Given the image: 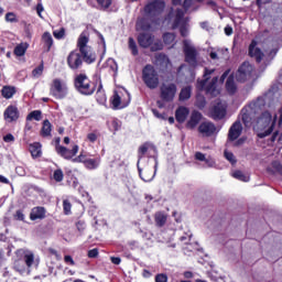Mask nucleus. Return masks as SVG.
Wrapping results in <instances>:
<instances>
[{
    "label": "nucleus",
    "instance_id": "obj_5",
    "mask_svg": "<svg viewBox=\"0 0 282 282\" xmlns=\"http://www.w3.org/2000/svg\"><path fill=\"white\" fill-rule=\"evenodd\" d=\"M164 1L162 0H150L143 8V13L147 19H150V21L155 22L158 25L160 22H158V18L162 12H164Z\"/></svg>",
    "mask_w": 282,
    "mask_h": 282
},
{
    "label": "nucleus",
    "instance_id": "obj_22",
    "mask_svg": "<svg viewBox=\"0 0 282 282\" xmlns=\"http://www.w3.org/2000/svg\"><path fill=\"white\" fill-rule=\"evenodd\" d=\"M241 131H243L241 121H236L229 129L228 140H230V142H235V140L241 135Z\"/></svg>",
    "mask_w": 282,
    "mask_h": 282
},
{
    "label": "nucleus",
    "instance_id": "obj_12",
    "mask_svg": "<svg viewBox=\"0 0 282 282\" xmlns=\"http://www.w3.org/2000/svg\"><path fill=\"white\" fill-rule=\"evenodd\" d=\"M51 94L54 98L63 99L67 96V84L58 78L53 80V85L51 87Z\"/></svg>",
    "mask_w": 282,
    "mask_h": 282
},
{
    "label": "nucleus",
    "instance_id": "obj_23",
    "mask_svg": "<svg viewBox=\"0 0 282 282\" xmlns=\"http://www.w3.org/2000/svg\"><path fill=\"white\" fill-rule=\"evenodd\" d=\"M249 56L254 58L257 63H261V61H263V52L261 48L257 47V42L254 40L251 41V44L249 45Z\"/></svg>",
    "mask_w": 282,
    "mask_h": 282
},
{
    "label": "nucleus",
    "instance_id": "obj_9",
    "mask_svg": "<svg viewBox=\"0 0 282 282\" xmlns=\"http://www.w3.org/2000/svg\"><path fill=\"white\" fill-rule=\"evenodd\" d=\"M183 52L185 54L186 63L195 67V65H197V50L191 40L183 41Z\"/></svg>",
    "mask_w": 282,
    "mask_h": 282
},
{
    "label": "nucleus",
    "instance_id": "obj_41",
    "mask_svg": "<svg viewBox=\"0 0 282 282\" xmlns=\"http://www.w3.org/2000/svg\"><path fill=\"white\" fill-rule=\"evenodd\" d=\"M41 118H42L41 110H34L28 115L26 120H36L39 122L41 121Z\"/></svg>",
    "mask_w": 282,
    "mask_h": 282
},
{
    "label": "nucleus",
    "instance_id": "obj_3",
    "mask_svg": "<svg viewBox=\"0 0 282 282\" xmlns=\"http://www.w3.org/2000/svg\"><path fill=\"white\" fill-rule=\"evenodd\" d=\"M89 43V34L87 32L80 33L77 40V47L79 50L80 56L84 63L87 65H91V63H96V52L91 46L88 45Z\"/></svg>",
    "mask_w": 282,
    "mask_h": 282
},
{
    "label": "nucleus",
    "instance_id": "obj_51",
    "mask_svg": "<svg viewBox=\"0 0 282 282\" xmlns=\"http://www.w3.org/2000/svg\"><path fill=\"white\" fill-rule=\"evenodd\" d=\"M63 208H64L65 215H69V213H72V203H69V200L65 199L63 202Z\"/></svg>",
    "mask_w": 282,
    "mask_h": 282
},
{
    "label": "nucleus",
    "instance_id": "obj_34",
    "mask_svg": "<svg viewBox=\"0 0 282 282\" xmlns=\"http://www.w3.org/2000/svg\"><path fill=\"white\" fill-rule=\"evenodd\" d=\"M166 219H167L166 214L162 212H158L154 216V221L156 226H159V228H162L166 224Z\"/></svg>",
    "mask_w": 282,
    "mask_h": 282
},
{
    "label": "nucleus",
    "instance_id": "obj_35",
    "mask_svg": "<svg viewBox=\"0 0 282 282\" xmlns=\"http://www.w3.org/2000/svg\"><path fill=\"white\" fill-rule=\"evenodd\" d=\"M1 94L3 98H7V100H9V98H12V96L17 94V89L12 86H3Z\"/></svg>",
    "mask_w": 282,
    "mask_h": 282
},
{
    "label": "nucleus",
    "instance_id": "obj_30",
    "mask_svg": "<svg viewBox=\"0 0 282 282\" xmlns=\"http://www.w3.org/2000/svg\"><path fill=\"white\" fill-rule=\"evenodd\" d=\"M193 93V88L191 86L184 87L181 89L178 95V100L184 102L191 98V94Z\"/></svg>",
    "mask_w": 282,
    "mask_h": 282
},
{
    "label": "nucleus",
    "instance_id": "obj_37",
    "mask_svg": "<svg viewBox=\"0 0 282 282\" xmlns=\"http://www.w3.org/2000/svg\"><path fill=\"white\" fill-rule=\"evenodd\" d=\"M28 43L18 44L14 48L15 56H25V52H28Z\"/></svg>",
    "mask_w": 282,
    "mask_h": 282
},
{
    "label": "nucleus",
    "instance_id": "obj_17",
    "mask_svg": "<svg viewBox=\"0 0 282 282\" xmlns=\"http://www.w3.org/2000/svg\"><path fill=\"white\" fill-rule=\"evenodd\" d=\"M154 65L161 69V72H166V69H171V59L164 53H159L154 57Z\"/></svg>",
    "mask_w": 282,
    "mask_h": 282
},
{
    "label": "nucleus",
    "instance_id": "obj_28",
    "mask_svg": "<svg viewBox=\"0 0 282 282\" xmlns=\"http://www.w3.org/2000/svg\"><path fill=\"white\" fill-rule=\"evenodd\" d=\"M137 32H151V23L144 18H141L137 21L135 24Z\"/></svg>",
    "mask_w": 282,
    "mask_h": 282
},
{
    "label": "nucleus",
    "instance_id": "obj_33",
    "mask_svg": "<svg viewBox=\"0 0 282 282\" xmlns=\"http://www.w3.org/2000/svg\"><path fill=\"white\" fill-rule=\"evenodd\" d=\"M29 151H30L32 158H41V153H42L41 152V143L35 142V143L30 144Z\"/></svg>",
    "mask_w": 282,
    "mask_h": 282
},
{
    "label": "nucleus",
    "instance_id": "obj_24",
    "mask_svg": "<svg viewBox=\"0 0 282 282\" xmlns=\"http://www.w3.org/2000/svg\"><path fill=\"white\" fill-rule=\"evenodd\" d=\"M204 118V116L202 115V112L194 110L191 113V117L186 123V128L187 129H195V127H197V124H199V122H202V119Z\"/></svg>",
    "mask_w": 282,
    "mask_h": 282
},
{
    "label": "nucleus",
    "instance_id": "obj_11",
    "mask_svg": "<svg viewBox=\"0 0 282 282\" xmlns=\"http://www.w3.org/2000/svg\"><path fill=\"white\" fill-rule=\"evenodd\" d=\"M173 30L180 28L181 36H188V23L184 21V10L177 9L174 23L172 25Z\"/></svg>",
    "mask_w": 282,
    "mask_h": 282
},
{
    "label": "nucleus",
    "instance_id": "obj_45",
    "mask_svg": "<svg viewBox=\"0 0 282 282\" xmlns=\"http://www.w3.org/2000/svg\"><path fill=\"white\" fill-rule=\"evenodd\" d=\"M129 47L133 56H138V45L135 44V40H133V37H129Z\"/></svg>",
    "mask_w": 282,
    "mask_h": 282
},
{
    "label": "nucleus",
    "instance_id": "obj_2",
    "mask_svg": "<svg viewBox=\"0 0 282 282\" xmlns=\"http://www.w3.org/2000/svg\"><path fill=\"white\" fill-rule=\"evenodd\" d=\"M265 109V97L260 96L257 99L249 102L241 110V120L245 127H252V120L260 113H263Z\"/></svg>",
    "mask_w": 282,
    "mask_h": 282
},
{
    "label": "nucleus",
    "instance_id": "obj_16",
    "mask_svg": "<svg viewBox=\"0 0 282 282\" xmlns=\"http://www.w3.org/2000/svg\"><path fill=\"white\" fill-rule=\"evenodd\" d=\"M198 132L203 138H210V135H215V133H217V127L210 121H204L199 124Z\"/></svg>",
    "mask_w": 282,
    "mask_h": 282
},
{
    "label": "nucleus",
    "instance_id": "obj_42",
    "mask_svg": "<svg viewBox=\"0 0 282 282\" xmlns=\"http://www.w3.org/2000/svg\"><path fill=\"white\" fill-rule=\"evenodd\" d=\"M163 41L165 45H173L175 43V35L173 33L163 34Z\"/></svg>",
    "mask_w": 282,
    "mask_h": 282
},
{
    "label": "nucleus",
    "instance_id": "obj_63",
    "mask_svg": "<svg viewBox=\"0 0 282 282\" xmlns=\"http://www.w3.org/2000/svg\"><path fill=\"white\" fill-rule=\"evenodd\" d=\"M76 228L77 230H79V232H82V230H85V221L83 220L77 221Z\"/></svg>",
    "mask_w": 282,
    "mask_h": 282
},
{
    "label": "nucleus",
    "instance_id": "obj_27",
    "mask_svg": "<svg viewBox=\"0 0 282 282\" xmlns=\"http://www.w3.org/2000/svg\"><path fill=\"white\" fill-rule=\"evenodd\" d=\"M45 213L46 210L44 207H34L30 214L31 221H36V219H45Z\"/></svg>",
    "mask_w": 282,
    "mask_h": 282
},
{
    "label": "nucleus",
    "instance_id": "obj_52",
    "mask_svg": "<svg viewBox=\"0 0 282 282\" xmlns=\"http://www.w3.org/2000/svg\"><path fill=\"white\" fill-rule=\"evenodd\" d=\"M196 106L198 107V109H204V107H206V99L202 96H198L196 100Z\"/></svg>",
    "mask_w": 282,
    "mask_h": 282
},
{
    "label": "nucleus",
    "instance_id": "obj_6",
    "mask_svg": "<svg viewBox=\"0 0 282 282\" xmlns=\"http://www.w3.org/2000/svg\"><path fill=\"white\" fill-rule=\"evenodd\" d=\"M142 78L149 89H158V86L160 85V76L153 65L148 64L144 66L142 69Z\"/></svg>",
    "mask_w": 282,
    "mask_h": 282
},
{
    "label": "nucleus",
    "instance_id": "obj_44",
    "mask_svg": "<svg viewBox=\"0 0 282 282\" xmlns=\"http://www.w3.org/2000/svg\"><path fill=\"white\" fill-rule=\"evenodd\" d=\"M100 10H109L111 8V0H97Z\"/></svg>",
    "mask_w": 282,
    "mask_h": 282
},
{
    "label": "nucleus",
    "instance_id": "obj_46",
    "mask_svg": "<svg viewBox=\"0 0 282 282\" xmlns=\"http://www.w3.org/2000/svg\"><path fill=\"white\" fill-rule=\"evenodd\" d=\"M6 21L8 23H18L19 20L17 19V14H14V12H8L6 14Z\"/></svg>",
    "mask_w": 282,
    "mask_h": 282
},
{
    "label": "nucleus",
    "instance_id": "obj_26",
    "mask_svg": "<svg viewBox=\"0 0 282 282\" xmlns=\"http://www.w3.org/2000/svg\"><path fill=\"white\" fill-rule=\"evenodd\" d=\"M189 113H191V110H188V108L181 106L175 111V118L182 124L186 122V118H188Z\"/></svg>",
    "mask_w": 282,
    "mask_h": 282
},
{
    "label": "nucleus",
    "instance_id": "obj_36",
    "mask_svg": "<svg viewBox=\"0 0 282 282\" xmlns=\"http://www.w3.org/2000/svg\"><path fill=\"white\" fill-rule=\"evenodd\" d=\"M226 89L228 94H235L237 91V86L235 85V77L229 76L226 82Z\"/></svg>",
    "mask_w": 282,
    "mask_h": 282
},
{
    "label": "nucleus",
    "instance_id": "obj_58",
    "mask_svg": "<svg viewBox=\"0 0 282 282\" xmlns=\"http://www.w3.org/2000/svg\"><path fill=\"white\" fill-rule=\"evenodd\" d=\"M64 261L65 263H68V265H76V262L74 261V258H72V256H65Z\"/></svg>",
    "mask_w": 282,
    "mask_h": 282
},
{
    "label": "nucleus",
    "instance_id": "obj_19",
    "mask_svg": "<svg viewBox=\"0 0 282 282\" xmlns=\"http://www.w3.org/2000/svg\"><path fill=\"white\" fill-rule=\"evenodd\" d=\"M154 41H155V36H153V34L151 33L141 32L138 35V43L140 47H143L144 50H147L148 47H151Z\"/></svg>",
    "mask_w": 282,
    "mask_h": 282
},
{
    "label": "nucleus",
    "instance_id": "obj_20",
    "mask_svg": "<svg viewBox=\"0 0 282 282\" xmlns=\"http://www.w3.org/2000/svg\"><path fill=\"white\" fill-rule=\"evenodd\" d=\"M212 118L214 120H221L226 118V104L218 102L216 106L212 109Z\"/></svg>",
    "mask_w": 282,
    "mask_h": 282
},
{
    "label": "nucleus",
    "instance_id": "obj_56",
    "mask_svg": "<svg viewBox=\"0 0 282 282\" xmlns=\"http://www.w3.org/2000/svg\"><path fill=\"white\" fill-rule=\"evenodd\" d=\"M195 159L198 160V162H206V154L202 152H196Z\"/></svg>",
    "mask_w": 282,
    "mask_h": 282
},
{
    "label": "nucleus",
    "instance_id": "obj_61",
    "mask_svg": "<svg viewBox=\"0 0 282 282\" xmlns=\"http://www.w3.org/2000/svg\"><path fill=\"white\" fill-rule=\"evenodd\" d=\"M43 10H45L43 8V4L42 3H37L36 6V12H37V15L40 17V19H43V15L41 14L43 12Z\"/></svg>",
    "mask_w": 282,
    "mask_h": 282
},
{
    "label": "nucleus",
    "instance_id": "obj_62",
    "mask_svg": "<svg viewBox=\"0 0 282 282\" xmlns=\"http://www.w3.org/2000/svg\"><path fill=\"white\" fill-rule=\"evenodd\" d=\"M4 142H14V135L12 133L6 134L3 137Z\"/></svg>",
    "mask_w": 282,
    "mask_h": 282
},
{
    "label": "nucleus",
    "instance_id": "obj_39",
    "mask_svg": "<svg viewBox=\"0 0 282 282\" xmlns=\"http://www.w3.org/2000/svg\"><path fill=\"white\" fill-rule=\"evenodd\" d=\"M231 175L235 180H239L240 182H250V176L243 174L241 171H235Z\"/></svg>",
    "mask_w": 282,
    "mask_h": 282
},
{
    "label": "nucleus",
    "instance_id": "obj_64",
    "mask_svg": "<svg viewBox=\"0 0 282 282\" xmlns=\"http://www.w3.org/2000/svg\"><path fill=\"white\" fill-rule=\"evenodd\" d=\"M111 263H113L115 265H120V263H122V260L118 257H111L110 258Z\"/></svg>",
    "mask_w": 282,
    "mask_h": 282
},
{
    "label": "nucleus",
    "instance_id": "obj_13",
    "mask_svg": "<svg viewBox=\"0 0 282 282\" xmlns=\"http://www.w3.org/2000/svg\"><path fill=\"white\" fill-rule=\"evenodd\" d=\"M67 65L73 72L80 69L83 67V55L78 51L70 52L67 56Z\"/></svg>",
    "mask_w": 282,
    "mask_h": 282
},
{
    "label": "nucleus",
    "instance_id": "obj_48",
    "mask_svg": "<svg viewBox=\"0 0 282 282\" xmlns=\"http://www.w3.org/2000/svg\"><path fill=\"white\" fill-rule=\"evenodd\" d=\"M13 217L17 221H25V214H23V210L21 209H18Z\"/></svg>",
    "mask_w": 282,
    "mask_h": 282
},
{
    "label": "nucleus",
    "instance_id": "obj_57",
    "mask_svg": "<svg viewBox=\"0 0 282 282\" xmlns=\"http://www.w3.org/2000/svg\"><path fill=\"white\" fill-rule=\"evenodd\" d=\"M205 164L208 166V169H213L215 166V160L213 158H206Z\"/></svg>",
    "mask_w": 282,
    "mask_h": 282
},
{
    "label": "nucleus",
    "instance_id": "obj_60",
    "mask_svg": "<svg viewBox=\"0 0 282 282\" xmlns=\"http://www.w3.org/2000/svg\"><path fill=\"white\" fill-rule=\"evenodd\" d=\"M158 50H162V42H155V43L151 46V51H152V52H158Z\"/></svg>",
    "mask_w": 282,
    "mask_h": 282
},
{
    "label": "nucleus",
    "instance_id": "obj_49",
    "mask_svg": "<svg viewBox=\"0 0 282 282\" xmlns=\"http://www.w3.org/2000/svg\"><path fill=\"white\" fill-rule=\"evenodd\" d=\"M272 169H273L274 173L282 175V164L279 161H274L272 163Z\"/></svg>",
    "mask_w": 282,
    "mask_h": 282
},
{
    "label": "nucleus",
    "instance_id": "obj_29",
    "mask_svg": "<svg viewBox=\"0 0 282 282\" xmlns=\"http://www.w3.org/2000/svg\"><path fill=\"white\" fill-rule=\"evenodd\" d=\"M42 42L46 47V52H50L52 50V45H54V39L52 37V34L50 32H44L42 35Z\"/></svg>",
    "mask_w": 282,
    "mask_h": 282
},
{
    "label": "nucleus",
    "instance_id": "obj_31",
    "mask_svg": "<svg viewBox=\"0 0 282 282\" xmlns=\"http://www.w3.org/2000/svg\"><path fill=\"white\" fill-rule=\"evenodd\" d=\"M41 135L43 138H50V135H52V123L47 119L43 122Z\"/></svg>",
    "mask_w": 282,
    "mask_h": 282
},
{
    "label": "nucleus",
    "instance_id": "obj_54",
    "mask_svg": "<svg viewBox=\"0 0 282 282\" xmlns=\"http://www.w3.org/2000/svg\"><path fill=\"white\" fill-rule=\"evenodd\" d=\"M169 281V276H166V274H158L155 276V282H167Z\"/></svg>",
    "mask_w": 282,
    "mask_h": 282
},
{
    "label": "nucleus",
    "instance_id": "obj_32",
    "mask_svg": "<svg viewBox=\"0 0 282 282\" xmlns=\"http://www.w3.org/2000/svg\"><path fill=\"white\" fill-rule=\"evenodd\" d=\"M24 262L26 268H31L33 263H35V265H39V260H34V253L32 251H26L24 253Z\"/></svg>",
    "mask_w": 282,
    "mask_h": 282
},
{
    "label": "nucleus",
    "instance_id": "obj_14",
    "mask_svg": "<svg viewBox=\"0 0 282 282\" xmlns=\"http://www.w3.org/2000/svg\"><path fill=\"white\" fill-rule=\"evenodd\" d=\"M251 74H252V65H250V63H248V62H245L238 68V72L236 74V78L240 83H246V80H248V78H250Z\"/></svg>",
    "mask_w": 282,
    "mask_h": 282
},
{
    "label": "nucleus",
    "instance_id": "obj_55",
    "mask_svg": "<svg viewBox=\"0 0 282 282\" xmlns=\"http://www.w3.org/2000/svg\"><path fill=\"white\" fill-rule=\"evenodd\" d=\"M87 140H88V142H96V140H98V134H96L95 132H90V133H88L87 134Z\"/></svg>",
    "mask_w": 282,
    "mask_h": 282
},
{
    "label": "nucleus",
    "instance_id": "obj_43",
    "mask_svg": "<svg viewBox=\"0 0 282 282\" xmlns=\"http://www.w3.org/2000/svg\"><path fill=\"white\" fill-rule=\"evenodd\" d=\"M64 177L65 174L63 173V170L58 169L54 171L53 180H55V182H63Z\"/></svg>",
    "mask_w": 282,
    "mask_h": 282
},
{
    "label": "nucleus",
    "instance_id": "obj_40",
    "mask_svg": "<svg viewBox=\"0 0 282 282\" xmlns=\"http://www.w3.org/2000/svg\"><path fill=\"white\" fill-rule=\"evenodd\" d=\"M147 151H149V143H144L142 144L140 148H139V151H138V163L137 164H140V160H142V158H144V155L147 154Z\"/></svg>",
    "mask_w": 282,
    "mask_h": 282
},
{
    "label": "nucleus",
    "instance_id": "obj_50",
    "mask_svg": "<svg viewBox=\"0 0 282 282\" xmlns=\"http://www.w3.org/2000/svg\"><path fill=\"white\" fill-rule=\"evenodd\" d=\"M53 36L57 40L64 39L65 37V30L62 28L59 30H55L53 32Z\"/></svg>",
    "mask_w": 282,
    "mask_h": 282
},
{
    "label": "nucleus",
    "instance_id": "obj_21",
    "mask_svg": "<svg viewBox=\"0 0 282 282\" xmlns=\"http://www.w3.org/2000/svg\"><path fill=\"white\" fill-rule=\"evenodd\" d=\"M3 116L7 122H15V120H19V108L17 106H8Z\"/></svg>",
    "mask_w": 282,
    "mask_h": 282
},
{
    "label": "nucleus",
    "instance_id": "obj_1",
    "mask_svg": "<svg viewBox=\"0 0 282 282\" xmlns=\"http://www.w3.org/2000/svg\"><path fill=\"white\" fill-rule=\"evenodd\" d=\"M278 116L279 115H274L272 117V113L269 110H264L260 115L253 117L251 127H253L254 131H263L267 129L263 132H259L258 135L260 138H268V135L272 133L274 124H276Z\"/></svg>",
    "mask_w": 282,
    "mask_h": 282
},
{
    "label": "nucleus",
    "instance_id": "obj_59",
    "mask_svg": "<svg viewBox=\"0 0 282 282\" xmlns=\"http://www.w3.org/2000/svg\"><path fill=\"white\" fill-rule=\"evenodd\" d=\"M88 257L89 259H96V257H98V249H91L88 251Z\"/></svg>",
    "mask_w": 282,
    "mask_h": 282
},
{
    "label": "nucleus",
    "instance_id": "obj_53",
    "mask_svg": "<svg viewBox=\"0 0 282 282\" xmlns=\"http://www.w3.org/2000/svg\"><path fill=\"white\" fill-rule=\"evenodd\" d=\"M42 74H43V65H40L39 67L33 69V72H32V76L34 78H39Z\"/></svg>",
    "mask_w": 282,
    "mask_h": 282
},
{
    "label": "nucleus",
    "instance_id": "obj_47",
    "mask_svg": "<svg viewBox=\"0 0 282 282\" xmlns=\"http://www.w3.org/2000/svg\"><path fill=\"white\" fill-rule=\"evenodd\" d=\"M225 158L226 160H228V162H230V164H237V159L235 158V154H232V152L225 151Z\"/></svg>",
    "mask_w": 282,
    "mask_h": 282
},
{
    "label": "nucleus",
    "instance_id": "obj_10",
    "mask_svg": "<svg viewBox=\"0 0 282 282\" xmlns=\"http://www.w3.org/2000/svg\"><path fill=\"white\" fill-rule=\"evenodd\" d=\"M177 95V85L173 83H163L161 85V98L164 102H173Z\"/></svg>",
    "mask_w": 282,
    "mask_h": 282
},
{
    "label": "nucleus",
    "instance_id": "obj_8",
    "mask_svg": "<svg viewBox=\"0 0 282 282\" xmlns=\"http://www.w3.org/2000/svg\"><path fill=\"white\" fill-rule=\"evenodd\" d=\"M129 102H131V95L127 90L116 91L111 99L113 109H124V107H129Z\"/></svg>",
    "mask_w": 282,
    "mask_h": 282
},
{
    "label": "nucleus",
    "instance_id": "obj_18",
    "mask_svg": "<svg viewBox=\"0 0 282 282\" xmlns=\"http://www.w3.org/2000/svg\"><path fill=\"white\" fill-rule=\"evenodd\" d=\"M56 153L64 158V160H72L77 153H78V145H74L72 150L63 147V145H56Z\"/></svg>",
    "mask_w": 282,
    "mask_h": 282
},
{
    "label": "nucleus",
    "instance_id": "obj_15",
    "mask_svg": "<svg viewBox=\"0 0 282 282\" xmlns=\"http://www.w3.org/2000/svg\"><path fill=\"white\" fill-rule=\"evenodd\" d=\"M139 176L143 182H153L155 174L158 173V159H155L154 172L151 169H145L142 172V167L137 163Z\"/></svg>",
    "mask_w": 282,
    "mask_h": 282
},
{
    "label": "nucleus",
    "instance_id": "obj_7",
    "mask_svg": "<svg viewBox=\"0 0 282 282\" xmlns=\"http://www.w3.org/2000/svg\"><path fill=\"white\" fill-rule=\"evenodd\" d=\"M75 89L83 96H91L96 91V86L91 84L87 75L79 74L75 78Z\"/></svg>",
    "mask_w": 282,
    "mask_h": 282
},
{
    "label": "nucleus",
    "instance_id": "obj_38",
    "mask_svg": "<svg viewBox=\"0 0 282 282\" xmlns=\"http://www.w3.org/2000/svg\"><path fill=\"white\" fill-rule=\"evenodd\" d=\"M194 0H184L183 1V9L185 12H197L199 7H193Z\"/></svg>",
    "mask_w": 282,
    "mask_h": 282
},
{
    "label": "nucleus",
    "instance_id": "obj_4",
    "mask_svg": "<svg viewBox=\"0 0 282 282\" xmlns=\"http://www.w3.org/2000/svg\"><path fill=\"white\" fill-rule=\"evenodd\" d=\"M213 74H215L214 68L212 69L205 68L204 75H203L204 79H200L197 82V89H199L200 91L206 90V94H209V96H218L219 89H217V83L219 79L217 76H215L210 80V76H213Z\"/></svg>",
    "mask_w": 282,
    "mask_h": 282
},
{
    "label": "nucleus",
    "instance_id": "obj_25",
    "mask_svg": "<svg viewBox=\"0 0 282 282\" xmlns=\"http://www.w3.org/2000/svg\"><path fill=\"white\" fill-rule=\"evenodd\" d=\"M75 162H84V166H86L89 171H94L100 166V158L87 159L83 161V155H79L77 159H75Z\"/></svg>",
    "mask_w": 282,
    "mask_h": 282
}]
</instances>
